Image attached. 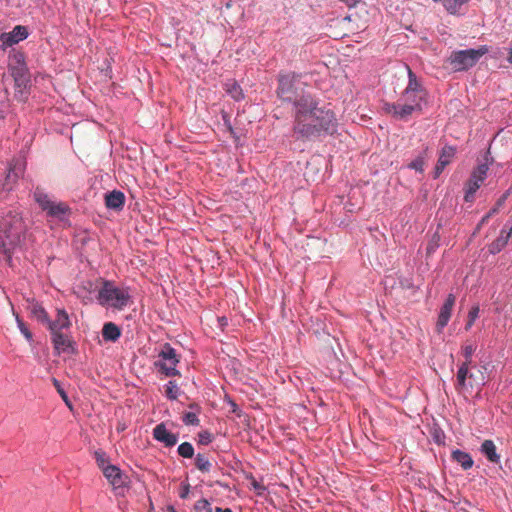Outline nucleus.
<instances>
[{"label": "nucleus", "instance_id": "nucleus-41", "mask_svg": "<svg viewBox=\"0 0 512 512\" xmlns=\"http://www.w3.org/2000/svg\"><path fill=\"white\" fill-rule=\"evenodd\" d=\"M477 317H479V306L471 308L470 312H468V320L476 321Z\"/></svg>", "mask_w": 512, "mask_h": 512}, {"label": "nucleus", "instance_id": "nucleus-6", "mask_svg": "<svg viewBox=\"0 0 512 512\" xmlns=\"http://www.w3.org/2000/svg\"><path fill=\"white\" fill-rule=\"evenodd\" d=\"M129 294L124 289L113 286L112 283L106 281L104 286L98 292V302L102 306L108 305L116 309H122L127 306Z\"/></svg>", "mask_w": 512, "mask_h": 512}, {"label": "nucleus", "instance_id": "nucleus-30", "mask_svg": "<svg viewBox=\"0 0 512 512\" xmlns=\"http://www.w3.org/2000/svg\"><path fill=\"white\" fill-rule=\"evenodd\" d=\"M426 158V151H423L413 161L408 164V168L415 170L416 172L422 173L424 171Z\"/></svg>", "mask_w": 512, "mask_h": 512}, {"label": "nucleus", "instance_id": "nucleus-2", "mask_svg": "<svg viewBox=\"0 0 512 512\" xmlns=\"http://www.w3.org/2000/svg\"><path fill=\"white\" fill-rule=\"evenodd\" d=\"M30 221L16 210H8L0 217V253L12 266V257L26 249L31 242Z\"/></svg>", "mask_w": 512, "mask_h": 512}, {"label": "nucleus", "instance_id": "nucleus-12", "mask_svg": "<svg viewBox=\"0 0 512 512\" xmlns=\"http://www.w3.org/2000/svg\"><path fill=\"white\" fill-rule=\"evenodd\" d=\"M29 36V32L25 26L17 25L11 32H4L0 35L2 47L5 49L11 47L20 41L25 40Z\"/></svg>", "mask_w": 512, "mask_h": 512}, {"label": "nucleus", "instance_id": "nucleus-31", "mask_svg": "<svg viewBox=\"0 0 512 512\" xmlns=\"http://www.w3.org/2000/svg\"><path fill=\"white\" fill-rule=\"evenodd\" d=\"M178 455L183 458H192L195 450L189 442H183L177 447Z\"/></svg>", "mask_w": 512, "mask_h": 512}, {"label": "nucleus", "instance_id": "nucleus-27", "mask_svg": "<svg viewBox=\"0 0 512 512\" xmlns=\"http://www.w3.org/2000/svg\"><path fill=\"white\" fill-rule=\"evenodd\" d=\"M434 2H440L446 11L450 14H457L465 0H433Z\"/></svg>", "mask_w": 512, "mask_h": 512}, {"label": "nucleus", "instance_id": "nucleus-42", "mask_svg": "<svg viewBox=\"0 0 512 512\" xmlns=\"http://www.w3.org/2000/svg\"><path fill=\"white\" fill-rule=\"evenodd\" d=\"M343 2L349 8L355 7L361 0H339Z\"/></svg>", "mask_w": 512, "mask_h": 512}, {"label": "nucleus", "instance_id": "nucleus-38", "mask_svg": "<svg viewBox=\"0 0 512 512\" xmlns=\"http://www.w3.org/2000/svg\"><path fill=\"white\" fill-rule=\"evenodd\" d=\"M183 422L185 425H192V426H198L199 425V419L197 418L196 414L193 412H187L183 416Z\"/></svg>", "mask_w": 512, "mask_h": 512}, {"label": "nucleus", "instance_id": "nucleus-4", "mask_svg": "<svg viewBox=\"0 0 512 512\" xmlns=\"http://www.w3.org/2000/svg\"><path fill=\"white\" fill-rule=\"evenodd\" d=\"M277 82V97L282 103L291 105L293 112L316 97L306 89L307 85L301 81V76L294 72L280 73Z\"/></svg>", "mask_w": 512, "mask_h": 512}, {"label": "nucleus", "instance_id": "nucleus-35", "mask_svg": "<svg viewBox=\"0 0 512 512\" xmlns=\"http://www.w3.org/2000/svg\"><path fill=\"white\" fill-rule=\"evenodd\" d=\"M94 459H96L97 465L100 468L113 467L114 465L107 463L106 453L102 450L94 452Z\"/></svg>", "mask_w": 512, "mask_h": 512}, {"label": "nucleus", "instance_id": "nucleus-9", "mask_svg": "<svg viewBox=\"0 0 512 512\" xmlns=\"http://www.w3.org/2000/svg\"><path fill=\"white\" fill-rule=\"evenodd\" d=\"M485 367L468 366V372L464 377L463 383L460 382L458 374L456 375V390L460 393L468 390L479 389L485 383Z\"/></svg>", "mask_w": 512, "mask_h": 512}, {"label": "nucleus", "instance_id": "nucleus-49", "mask_svg": "<svg viewBox=\"0 0 512 512\" xmlns=\"http://www.w3.org/2000/svg\"><path fill=\"white\" fill-rule=\"evenodd\" d=\"M223 118H224L225 122H226V123H227V125H228V129H229L230 131H232V126H231V124L229 123V120H226V116H223Z\"/></svg>", "mask_w": 512, "mask_h": 512}, {"label": "nucleus", "instance_id": "nucleus-46", "mask_svg": "<svg viewBox=\"0 0 512 512\" xmlns=\"http://www.w3.org/2000/svg\"><path fill=\"white\" fill-rule=\"evenodd\" d=\"M215 512H231L230 508H215Z\"/></svg>", "mask_w": 512, "mask_h": 512}, {"label": "nucleus", "instance_id": "nucleus-15", "mask_svg": "<svg viewBox=\"0 0 512 512\" xmlns=\"http://www.w3.org/2000/svg\"><path fill=\"white\" fill-rule=\"evenodd\" d=\"M153 437L156 441L163 443L166 447H172L177 443V436L166 429L164 423L158 424L153 430Z\"/></svg>", "mask_w": 512, "mask_h": 512}, {"label": "nucleus", "instance_id": "nucleus-32", "mask_svg": "<svg viewBox=\"0 0 512 512\" xmlns=\"http://www.w3.org/2000/svg\"><path fill=\"white\" fill-rule=\"evenodd\" d=\"M505 201H506V196L504 194V195H502V197H500V199H498L497 204H495V206L493 208H491L489 213H487V215L482 217V220H480V225L484 224L485 222L488 221V218L495 215L498 212V210L505 204Z\"/></svg>", "mask_w": 512, "mask_h": 512}, {"label": "nucleus", "instance_id": "nucleus-37", "mask_svg": "<svg viewBox=\"0 0 512 512\" xmlns=\"http://www.w3.org/2000/svg\"><path fill=\"white\" fill-rule=\"evenodd\" d=\"M15 318H17L18 329L21 331L22 335H24L25 339L29 342L33 340V335L29 328L26 327L25 322H23L18 315L15 316Z\"/></svg>", "mask_w": 512, "mask_h": 512}, {"label": "nucleus", "instance_id": "nucleus-11", "mask_svg": "<svg viewBox=\"0 0 512 512\" xmlns=\"http://www.w3.org/2000/svg\"><path fill=\"white\" fill-rule=\"evenodd\" d=\"M24 173V163L21 160L13 161L8 168L5 176L2 192H11L14 189V184Z\"/></svg>", "mask_w": 512, "mask_h": 512}, {"label": "nucleus", "instance_id": "nucleus-53", "mask_svg": "<svg viewBox=\"0 0 512 512\" xmlns=\"http://www.w3.org/2000/svg\"><path fill=\"white\" fill-rule=\"evenodd\" d=\"M469 0H465V3H467Z\"/></svg>", "mask_w": 512, "mask_h": 512}, {"label": "nucleus", "instance_id": "nucleus-28", "mask_svg": "<svg viewBox=\"0 0 512 512\" xmlns=\"http://www.w3.org/2000/svg\"><path fill=\"white\" fill-rule=\"evenodd\" d=\"M226 92L235 101H240L244 98L240 85L235 81L226 84Z\"/></svg>", "mask_w": 512, "mask_h": 512}, {"label": "nucleus", "instance_id": "nucleus-39", "mask_svg": "<svg viewBox=\"0 0 512 512\" xmlns=\"http://www.w3.org/2000/svg\"><path fill=\"white\" fill-rule=\"evenodd\" d=\"M212 441L211 433L209 432H203L199 433V443L202 445H208Z\"/></svg>", "mask_w": 512, "mask_h": 512}, {"label": "nucleus", "instance_id": "nucleus-25", "mask_svg": "<svg viewBox=\"0 0 512 512\" xmlns=\"http://www.w3.org/2000/svg\"><path fill=\"white\" fill-rule=\"evenodd\" d=\"M18 66L12 69V75L15 79V82L18 86L23 84L26 81V66L24 63L23 55L19 54V58L17 60Z\"/></svg>", "mask_w": 512, "mask_h": 512}, {"label": "nucleus", "instance_id": "nucleus-45", "mask_svg": "<svg viewBox=\"0 0 512 512\" xmlns=\"http://www.w3.org/2000/svg\"><path fill=\"white\" fill-rule=\"evenodd\" d=\"M473 323H475V320H467V323H466V330H470Z\"/></svg>", "mask_w": 512, "mask_h": 512}, {"label": "nucleus", "instance_id": "nucleus-20", "mask_svg": "<svg viewBox=\"0 0 512 512\" xmlns=\"http://www.w3.org/2000/svg\"><path fill=\"white\" fill-rule=\"evenodd\" d=\"M101 334L105 341L116 342L120 338L121 330L116 324L106 322L102 327Z\"/></svg>", "mask_w": 512, "mask_h": 512}, {"label": "nucleus", "instance_id": "nucleus-13", "mask_svg": "<svg viewBox=\"0 0 512 512\" xmlns=\"http://www.w3.org/2000/svg\"><path fill=\"white\" fill-rule=\"evenodd\" d=\"M456 302V297L452 294H449L448 297H446L444 305H442L440 314H438V320H437V331L438 333L442 331V329L445 328L447 323L449 322L451 310L453 309L454 303Z\"/></svg>", "mask_w": 512, "mask_h": 512}, {"label": "nucleus", "instance_id": "nucleus-18", "mask_svg": "<svg viewBox=\"0 0 512 512\" xmlns=\"http://www.w3.org/2000/svg\"><path fill=\"white\" fill-rule=\"evenodd\" d=\"M475 349L476 347L474 344H467L463 347L464 362L459 367V379L461 383L464 381V377L468 373V367L472 363V354L475 352Z\"/></svg>", "mask_w": 512, "mask_h": 512}, {"label": "nucleus", "instance_id": "nucleus-22", "mask_svg": "<svg viewBox=\"0 0 512 512\" xmlns=\"http://www.w3.org/2000/svg\"><path fill=\"white\" fill-rule=\"evenodd\" d=\"M450 457H452L453 461L457 462V464L463 467V469L466 471L470 469L473 465V460L471 456L464 451L453 450L452 456Z\"/></svg>", "mask_w": 512, "mask_h": 512}, {"label": "nucleus", "instance_id": "nucleus-5", "mask_svg": "<svg viewBox=\"0 0 512 512\" xmlns=\"http://www.w3.org/2000/svg\"><path fill=\"white\" fill-rule=\"evenodd\" d=\"M488 52L489 49L486 45H482L477 49L457 50L451 53L448 62L455 71H467L474 67L480 58Z\"/></svg>", "mask_w": 512, "mask_h": 512}, {"label": "nucleus", "instance_id": "nucleus-1", "mask_svg": "<svg viewBox=\"0 0 512 512\" xmlns=\"http://www.w3.org/2000/svg\"><path fill=\"white\" fill-rule=\"evenodd\" d=\"M337 129L336 115L327 106H320L316 96L293 112V134L297 140H314L332 135Z\"/></svg>", "mask_w": 512, "mask_h": 512}, {"label": "nucleus", "instance_id": "nucleus-43", "mask_svg": "<svg viewBox=\"0 0 512 512\" xmlns=\"http://www.w3.org/2000/svg\"><path fill=\"white\" fill-rule=\"evenodd\" d=\"M7 114V107L4 102L0 103V120L4 119Z\"/></svg>", "mask_w": 512, "mask_h": 512}, {"label": "nucleus", "instance_id": "nucleus-44", "mask_svg": "<svg viewBox=\"0 0 512 512\" xmlns=\"http://www.w3.org/2000/svg\"><path fill=\"white\" fill-rule=\"evenodd\" d=\"M189 494V485L184 486L183 491L180 492V498H187Z\"/></svg>", "mask_w": 512, "mask_h": 512}, {"label": "nucleus", "instance_id": "nucleus-51", "mask_svg": "<svg viewBox=\"0 0 512 512\" xmlns=\"http://www.w3.org/2000/svg\"><path fill=\"white\" fill-rule=\"evenodd\" d=\"M106 192H113V193H116V192H119L118 190L116 189H112V190H107Z\"/></svg>", "mask_w": 512, "mask_h": 512}, {"label": "nucleus", "instance_id": "nucleus-50", "mask_svg": "<svg viewBox=\"0 0 512 512\" xmlns=\"http://www.w3.org/2000/svg\"><path fill=\"white\" fill-rule=\"evenodd\" d=\"M466 201H472V198H473V194H466Z\"/></svg>", "mask_w": 512, "mask_h": 512}, {"label": "nucleus", "instance_id": "nucleus-52", "mask_svg": "<svg viewBox=\"0 0 512 512\" xmlns=\"http://www.w3.org/2000/svg\"><path fill=\"white\" fill-rule=\"evenodd\" d=\"M107 70H109L111 72V66H110L109 62H108V65H107Z\"/></svg>", "mask_w": 512, "mask_h": 512}, {"label": "nucleus", "instance_id": "nucleus-17", "mask_svg": "<svg viewBox=\"0 0 512 512\" xmlns=\"http://www.w3.org/2000/svg\"><path fill=\"white\" fill-rule=\"evenodd\" d=\"M100 469L102 474H104L105 479L108 480L109 484L112 485L113 488H119L124 484L121 470L117 466H106Z\"/></svg>", "mask_w": 512, "mask_h": 512}, {"label": "nucleus", "instance_id": "nucleus-21", "mask_svg": "<svg viewBox=\"0 0 512 512\" xmlns=\"http://www.w3.org/2000/svg\"><path fill=\"white\" fill-rule=\"evenodd\" d=\"M480 451H482V453L484 454V456H486L488 461L493 462V463L499 462V455L496 452V447H495L494 442H492L491 440H489V439L484 440V442L482 443V446H480Z\"/></svg>", "mask_w": 512, "mask_h": 512}, {"label": "nucleus", "instance_id": "nucleus-23", "mask_svg": "<svg viewBox=\"0 0 512 512\" xmlns=\"http://www.w3.org/2000/svg\"><path fill=\"white\" fill-rule=\"evenodd\" d=\"M512 226L509 228H502L500 236L491 244V252H500L505 247L507 241L510 238Z\"/></svg>", "mask_w": 512, "mask_h": 512}, {"label": "nucleus", "instance_id": "nucleus-19", "mask_svg": "<svg viewBox=\"0 0 512 512\" xmlns=\"http://www.w3.org/2000/svg\"><path fill=\"white\" fill-rule=\"evenodd\" d=\"M51 333L52 343L53 347H55L56 353L61 354L71 348V339H69L66 334L62 333L61 331Z\"/></svg>", "mask_w": 512, "mask_h": 512}, {"label": "nucleus", "instance_id": "nucleus-26", "mask_svg": "<svg viewBox=\"0 0 512 512\" xmlns=\"http://www.w3.org/2000/svg\"><path fill=\"white\" fill-rule=\"evenodd\" d=\"M30 314L33 315L35 319L39 322H48V313L45 309L38 303H30L29 306Z\"/></svg>", "mask_w": 512, "mask_h": 512}, {"label": "nucleus", "instance_id": "nucleus-47", "mask_svg": "<svg viewBox=\"0 0 512 512\" xmlns=\"http://www.w3.org/2000/svg\"><path fill=\"white\" fill-rule=\"evenodd\" d=\"M164 512H177L173 506H168L165 508Z\"/></svg>", "mask_w": 512, "mask_h": 512}, {"label": "nucleus", "instance_id": "nucleus-33", "mask_svg": "<svg viewBox=\"0 0 512 512\" xmlns=\"http://www.w3.org/2000/svg\"><path fill=\"white\" fill-rule=\"evenodd\" d=\"M165 395L170 400H176L178 396V386L173 380H170L168 384H166Z\"/></svg>", "mask_w": 512, "mask_h": 512}, {"label": "nucleus", "instance_id": "nucleus-40", "mask_svg": "<svg viewBox=\"0 0 512 512\" xmlns=\"http://www.w3.org/2000/svg\"><path fill=\"white\" fill-rule=\"evenodd\" d=\"M438 247V237L434 236L432 241H430L429 245H427L426 251L427 254L433 253Z\"/></svg>", "mask_w": 512, "mask_h": 512}, {"label": "nucleus", "instance_id": "nucleus-8", "mask_svg": "<svg viewBox=\"0 0 512 512\" xmlns=\"http://www.w3.org/2000/svg\"><path fill=\"white\" fill-rule=\"evenodd\" d=\"M492 161L493 159L490 157V151L488 150L483 155L482 160L473 168L464 192H477L487 178L489 164Z\"/></svg>", "mask_w": 512, "mask_h": 512}, {"label": "nucleus", "instance_id": "nucleus-24", "mask_svg": "<svg viewBox=\"0 0 512 512\" xmlns=\"http://www.w3.org/2000/svg\"><path fill=\"white\" fill-rule=\"evenodd\" d=\"M124 202V194H105V205L110 209L120 211L124 207Z\"/></svg>", "mask_w": 512, "mask_h": 512}, {"label": "nucleus", "instance_id": "nucleus-7", "mask_svg": "<svg viewBox=\"0 0 512 512\" xmlns=\"http://www.w3.org/2000/svg\"><path fill=\"white\" fill-rule=\"evenodd\" d=\"M38 207L47 213L48 217L65 221L71 215V208L62 202H55L49 198L48 194H34Z\"/></svg>", "mask_w": 512, "mask_h": 512}, {"label": "nucleus", "instance_id": "nucleus-14", "mask_svg": "<svg viewBox=\"0 0 512 512\" xmlns=\"http://www.w3.org/2000/svg\"><path fill=\"white\" fill-rule=\"evenodd\" d=\"M456 149L453 146L445 145L440 153L434 169V177L437 178L443 172L445 167L451 162L455 156Z\"/></svg>", "mask_w": 512, "mask_h": 512}, {"label": "nucleus", "instance_id": "nucleus-10", "mask_svg": "<svg viewBox=\"0 0 512 512\" xmlns=\"http://www.w3.org/2000/svg\"><path fill=\"white\" fill-rule=\"evenodd\" d=\"M158 357H160V360L155 362V366L160 368L161 373L165 374L167 377H172L179 374L178 370L175 368L178 363L177 354L169 343L162 345Z\"/></svg>", "mask_w": 512, "mask_h": 512}, {"label": "nucleus", "instance_id": "nucleus-29", "mask_svg": "<svg viewBox=\"0 0 512 512\" xmlns=\"http://www.w3.org/2000/svg\"><path fill=\"white\" fill-rule=\"evenodd\" d=\"M195 466L202 473H209V471H211V462L208 460L207 456L202 453L196 455Z\"/></svg>", "mask_w": 512, "mask_h": 512}, {"label": "nucleus", "instance_id": "nucleus-48", "mask_svg": "<svg viewBox=\"0 0 512 512\" xmlns=\"http://www.w3.org/2000/svg\"><path fill=\"white\" fill-rule=\"evenodd\" d=\"M507 61H508L510 64H512V47H511V48H510V50H509V56H508V58H507Z\"/></svg>", "mask_w": 512, "mask_h": 512}, {"label": "nucleus", "instance_id": "nucleus-16", "mask_svg": "<svg viewBox=\"0 0 512 512\" xmlns=\"http://www.w3.org/2000/svg\"><path fill=\"white\" fill-rule=\"evenodd\" d=\"M48 325V329L51 332H60L63 329H68L71 326V322L69 321V317L67 311L64 309H58V314H56V319L54 321L48 320V322H42Z\"/></svg>", "mask_w": 512, "mask_h": 512}, {"label": "nucleus", "instance_id": "nucleus-34", "mask_svg": "<svg viewBox=\"0 0 512 512\" xmlns=\"http://www.w3.org/2000/svg\"><path fill=\"white\" fill-rule=\"evenodd\" d=\"M52 384H53V387L56 388V391H58L60 398H62L64 403H66L67 407L72 409L71 402L68 399L67 393L64 391L63 387L60 385L59 380H57L56 378H52Z\"/></svg>", "mask_w": 512, "mask_h": 512}, {"label": "nucleus", "instance_id": "nucleus-3", "mask_svg": "<svg viewBox=\"0 0 512 512\" xmlns=\"http://www.w3.org/2000/svg\"><path fill=\"white\" fill-rule=\"evenodd\" d=\"M407 69L408 83L402 91L397 102H386L383 110L399 121H408L414 113H422L424 105L427 104L428 91L423 85L421 79L405 65Z\"/></svg>", "mask_w": 512, "mask_h": 512}, {"label": "nucleus", "instance_id": "nucleus-36", "mask_svg": "<svg viewBox=\"0 0 512 512\" xmlns=\"http://www.w3.org/2000/svg\"><path fill=\"white\" fill-rule=\"evenodd\" d=\"M195 512H212L211 503L206 499H200L195 502Z\"/></svg>", "mask_w": 512, "mask_h": 512}]
</instances>
